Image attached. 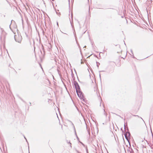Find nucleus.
I'll list each match as a JSON object with an SVG mask.
<instances>
[{"label":"nucleus","mask_w":153,"mask_h":153,"mask_svg":"<svg viewBox=\"0 0 153 153\" xmlns=\"http://www.w3.org/2000/svg\"><path fill=\"white\" fill-rule=\"evenodd\" d=\"M15 41L19 43H20L22 41V38L21 35L17 33V35H15L14 36Z\"/></svg>","instance_id":"f257e3e1"},{"label":"nucleus","mask_w":153,"mask_h":153,"mask_svg":"<svg viewBox=\"0 0 153 153\" xmlns=\"http://www.w3.org/2000/svg\"><path fill=\"white\" fill-rule=\"evenodd\" d=\"M76 92L78 96L81 99V100L85 101V99L83 97L82 93L80 91V90H79L78 91H76Z\"/></svg>","instance_id":"f03ea898"},{"label":"nucleus","mask_w":153,"mask_h":153,"mask_svg":"<svg viewBox=\"0 0 153 153\" xmlns=\"http://www.w3.org/2000/svg\"><path fill=\"white\" fill-rule=\"evenodd\" d=\"M74 84L76 89V91H78L80 90V87L78 83L76 81L74 82Z\"/></svg>","instance_id":"7ed1b4c3"},{"label":"nucleus","mask_w":153,"mask_h":153,"mask_svg":"<svg viewBox=\"0 0 153 153\" xmlns=\"http://www.w3.org/2000/svg\"><path fill=\"white\" fill-rule=\"evenodd\" d=\"M127 128L128 131L126 132L124 135L126 139L128 140V138H130L131 134L130 132L128 131V128Z\"/></svg>","instance_id":"20e7f679"},{"label":"nucleus","mask_w":153,"mask_h":153,"mask_svg":"<svg viewBox=\"0 0 153 153\" xmlns=\"http://www.w3.org/2000/svg\"><path fill=\"white\" fill-rule=\"evenodd\" d=\"M6 1H2L1 2V4L3 7H5L6 6V2L9 3V2L7 0H5Z\"/></svg>","instance_id":"39448f33"},{"label":"nucleus","mask_w":153,"mask_h":153,"mask_svg":"<svg viewBox=\"0 0 153 153\" xmlns=\"http://www.w3.org/2000/svg\"><path fill=\"white\" fill-rule=\"evenodd\" d=\"M72 125L73 126L74 128V131H75V134H76V135H76V130H75V127H74V124H73V123H72ZM77 136V138L78 139H79V138H78V137L77 136Z\"/></svg>","instance_id":"423d86ee"},{"label":"nucleus","mask_w":153,"mask_h":153,"mask_svg":"<svg viewBox=\"0 0 153 153\" xmlns=\"http://www.w3.org/2000/svg\"><path fill=\"white\" fill-rule=\"evenodd\" d=\"M66 142H67V143H69V144H70V147H72V146H71V143L70 142V141H69L68 140H67L66 141Z\"/></svg>","instance_id":"0eeeda50"},{"label":"nucleus","mask_w":153,"mask_h":153,"mask_svg":"<svg viewBox=\"0 0 153 153\" xmlns=\"http://www.w3.org/2000/svg\"><path fill=\"white\" fill-rule=\"evenodd\" d=\"M56 14L58 15V16H60V13H59V12H57L56 11Z\"/></svg>","instance_id":"6e6552de"},{"label":"nucleus","mask_w":153,"mask_h":153,"mask_svg":"<svg viewBox=\"0 0 153 153\" xmlns=\"http://www.w3.org/2000/svg\"><path fill=\"white\" fill-rule=\"evenodd\" d=\"M100 64V63H99L97 62V66L98 68L99 67V65Z\"/></svg>","instance_id":"1a4fd4ad"},{"label":"nucleus","mask_w":153,"mask_h":153,"mask_svg":"<svg viewBox=\"0 0 153 153\" xmlns=\"http://www.w3.org/2000/svg\"><path fill=\"white\" fill-rule=\"evenodd\" d=\"M135 116H137L138 117H140V118L143 121V119L141 117H140L139 116H138V115H134Z\"/></svg>","instance_id":"9d476101"},{"label":"nucleus","mask_w":153,"mask_h":153,"mask_svg":"<svg viewBox=\"0 0 153 153\" xmlns=\"http://www.w3.org/2000/svg\"><path fill=\"white\" fill-rule=\"evenodd\" d=\"M75 38L76 40V43H77V44H78V43H77V40H76V35H75Z\"/></svg>","instance_id":"9b49d317"},{"label":"nucleus","mask_w":153,"mask_h":153,"mask_svg":"<svg viewBox=\"0 0 153 153\" xmlns=\"http://www.w3.org/2000/svg\"><path fill=\"white\" fill-rule=\"evenodd\" d=\"M24 138L25 139V140H26V142H27V139H26V137H25V136H24Z\"/></svg>","instance_id":"f8f14e48"},{"label":"nucleus","mask_w":153,"mask_h":153,"mask_svg":"<svg viewBox=\"0 0 153 153\" xmlns=\"http://www.w3.org/2000/svg\"><path fill=\"white\" fill-rule=\"evenodd\" d=\"M81 64H83L84 62H83V61H82V59H81Z\"/></svg>","instance_id":"ddd939ff"},{"label":"nucleus","mask_w":153,"mask_h":153,"mask_svg":"<svg viewBox=\"0 0 153 153\" xmlns=\"http://www.w3.org/2000/svg\"><path fill=\"white\" fill-rule=\"evenodd\" d=\"M124 129H125V131H126V128H125V124L124 125Z\"/></svg>","instance_id":"4468645a"},{"label":"nucleus","mask_w":153,"mask_h":153,"mask_svg":"<svg viewBox=\"0 0 153 153\" xmlns=\"http://www.w3.org/2000/svg\"><path fill=\"white\" fill-rule=\"evenodd\" d=\"M131 53H132L133 54V53L132 51L131 50Z\"/></svg>","instance_id":"2eb2a0df"},{"label":"nucleus","mask_w":153,"mask_h":153,"mask_svg":"<svg viewBox=\"0 0 153 153\" xmlns=\"http://www.w3.org/2000/svg\"><path fill=\"white\" fill-rule=\"evenodd\" d=\"M104 114H105V109H104Z\"/></svg>","instance_id":"dca6fc26"},{"label":"nucleus","mask_w":153,"mask_h":153,"mask_svg":"<svg viewBox=\"0 0 153 153\" xmlns=\"http://www.w3.org/2000/svg\"><path fill=\"white\" fill-rule=\"evenodd\" d=\"M99 76H100V78H101V75H100V74Z\"/></svg>","instance_id":"f3484780"},{"label":"nucleus","mask_w":153,"mask_h":153,"mask_svg":"<svg viewBox=\"0 0 153 153\" xmlns=\"http://www.w3.org/2000/svg\"><path fill=\"white\" fill-rule=\"evenodd\" d=\"M13 21V22H14V21H13V20H11V22L12 23V22Z\"/></svg>","instance_id":"a211bd4d"},{"label":"nucleus","mask_w":153,"mask_h":153,"mask_svg":"<svg viewBox=\"0 0 153 153\" xmlns=\"http://www.w3.org/2000/svg\"><path fill=\"white\" fill-rule=\"evenodd\" d=\"M133 58H135V57H134V56H133Z\"/></svg>","instance_id":"6ab92c4d"},{"label":"nucleus","mask_w":153,"mask_h":153,"mask_svg":"<svg viewBox=\"0 0 153 153\" xmlns=\"http://www.w3.org/2000/svg\"><path fill=\"white\" fill-rule=\"evenodd\" d=\"M57 25H58V22H57Z\"/></svg>","instance_id":"aec40b11"},{"label":"nucleus","mask_w":153,"mask_h":153,"mask_svg":"<svg viewBox=\"0 0 153 153\" xmlns=\"http://www.w3.org/2000/svg\"><path fill=\"white\" fill-rule=\"evenodd\" d=\"M71 25L72 26V23H71Z\"/></svg>","instance_id":"412c9836"},{"label":"nucleus","mask_w":153,"mask_h":153,"mask_svg":"<svg viewBox=\"0 0 153 153\" xmlns=\"http://www.w3.org/2000/svg\"><path fill=\"white\" fill-rule=\"evenodd\" d=\"M52 1H54L55 0H52Z\"/></svg>","instance_id":"4be33fe9"},{"label":"nucleus","mask_w":153,"mask_h":153,"mask_svg":"<svg viewBox=\"0 0 153 153\" xmlns=\"http://www.w3.org/2000/svg\"><path fill=\"white\" fill-rule=\"evenodd\" d=\"M10 28L11 29V28Z\"/></svg>","instance_id":"5701e85b"},{"label":"nucleus","mask_w":153,"mask_h":153,"mask_svg":"<svg viewBox=\"0 0 153 153\" xmlns=\"http://www.w3.org/2000/svg\"><path fill=\"white\" fill-rule=\"evenodd\" d=\"M29 146H28V149H29Z\"/></svg>","instance_id":"b1692460"}]
</instances>
